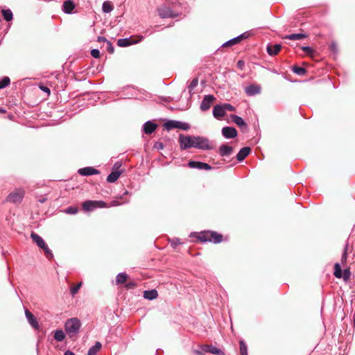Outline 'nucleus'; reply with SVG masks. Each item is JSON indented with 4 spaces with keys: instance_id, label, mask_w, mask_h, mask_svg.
Listing matches in <instances>:
<instances>
[{
    "instance_id": "nucleus-31",
    "label": "nucleus",
    "mask_w": 355,
    "mask_h": 355,
    "mask_svg": "<svg viewBox=\"0 0 355 355\" xmlns=\"http://www.w3.org/2000/svg\"><path fill=\"white\" fill-rule=\"evenodd\" d=\"M128 279V275L125 272H120L116 275V282L117 284H121L126 282Z\"/></svg>"
},
{
    "instance_id": "nucleus-21",
    "label": "nucleus",
    "mask_w": 355,
    "mask_h": 355,
    "mask_svg": "<svg viewBox=\"0 0 355 355\" xmlns=\"http://www.w3.org/2000/svg\"><path fill=\"white\" fill-rule=\"evenodd\" d=\"M74 8L75 4L71 0H67L63 3L62 10L64 13L71 14Z\"/></svg>"
},
{
    "instance_id": "nucleus-10",
    "label": "nucleus",
    "mask_w": 355,
    "mask_h": 355,
    "mask_svg": "<svg viewBox=\"0 0 355 355\" xmlns=\"http://www.w3.org/2000/svg\"><path fill=\"white\" fill-rule=\"evenodd\" d=\"M188 166L192 168H198L200 170H210L211 169V166L205 162H201L198 161H189L188 163Z\"/></svg>"
},
{
    "instance_id": "nucleus-5",
    "label": "nucleus",
    "mask_w": 355,
    "mask_h": 355,
    "mask_svg": "<svg viewBox=\"0 0 355 355\" xmlns=\"http://www.w3.org/2000/svg\"><path fill=\"white\" fill-rule=\"evenodd\" d=\"M164 126L167 130H170L173 128L188 130L190 128V125L189 123L174 120L167 121L164 123Z\"/></svg>"
},
{
    "instance_id": "nucleus-42",
    "label": "nucleus",
    "mask_w": 355,
    "mask_h": 355,
    "mask_svg": "<svg viewBox=\"0 0 355 355\" xmlns=\"http://www.w3.org/2000/svg\"><path fill=\"white\" fill-rule=\"evenodd\" d=\"M350 276H351V272H350V270L349 268H345L343 271V276L342 277L343 278V280L345 282H348L350 279Z\"/></svg>"
},
{
    "instance_id": "nucleus-53",
    "label": "nucleus",
    "mask_w": 355,
    "mask_h": 355,
    "mask_svg": "<svg viewBox=\"0 0 355 355\" xmlns=\"http://www.w3.org/2000/svg\"><path fill=\"white\" fill-rule=\"evenodd\" d=\"M164 144L162 142H156L154 145V148L157 150H162L164 148Z\"/></svg>"
},
{
    "instance_id": "nucleus-1",
    "label": "nucleus",
    "mask_w": 355,
    "mask_h": 355,
    "mask_svg": "<svg viewBox=\"0 0 355 355\" xmlns=\"http://www.w3.org/2000/svg\"><path fill=\"white\" fill-rule=\"evenodd\" d=\"M81 327V322L77 318H72L67 320L64 324L66 332L70 337L76 335L79 332Z\"/></svg>"
},
{
    "instance_id": "nucleus-52",
    "label": "nucleus",
    "mask_w": 355,
    "mask_h": 355,
    "mask_svg": "<svg viewBox=\"0 0 355 355\" xmlns=\"http://www.w3.org/2000/svg\"><path fill=\"white\" fill-rule=\"evenodd\" d=\"M40 89L42 91L44 92L45 93H47L48 94H50V93H51V90H50V89H49L48 87H46V86H44V85H40Z\"/></svg>"
},
{
    "instance_id": "nucleus-44",
    "label": "nucleus",
    "mask_w": 355,
    "mask_h": 355,
    "mask_svg": "<svg viewBox=\"0 0 355 355\" xmlns=\"http://www.w3.org/2000/svg\"><path fill=\"white\" fill-rule=\"evenodd\" d=\"M65 212L69 214H75L78 212V209L75 207H69L66 209Z\"/></svg>"
},
{
    "instance_id": "nucleus-38",
    "label": "nucleus",
    "mask_w": 355,
    "mask_h": 355,
    "mask_svg": "<svg viewBox=\"0 0 355 355\" xmlns=\"http://www.w3.org/2000/svg\"><path fill=\"white\" fill-rule=\"evenodd\" d=\"M348 246H349V244H348V242L347 241L345 244V246L343 248V252L342 257H341V262L343 264L346 262L347 259Z\"/></svg>"
},
{
    "instance_id": "nucleus-54",
    "label": "nucleus",
    "mask_w": 355,
    "mask_h": 355,
    "mask_svg": "<svg viewBox=\"0 0 355 355\" xmlns=\"http://www.w3.org/2000/svg\"><path fill=\"white\" fill-rule=\"evenodd\" d=\"M244 66H245V62L243 60H240L237 62V67L240 69H243Z\"/></svg>"
},
{
    "instance_id": "nucleus-39",
    "label": "nucleus",
    "mask_w": 355,
    "mask_h": 355,
    "mask_svg": "<svg viewBox=\"0 0 355 355\" xmlns=\"http://www.w3.org/2000/svg\"><path fill=\"white\" fill-rule=\"evenodd\" d=\"M10 83V80L9 77L4 76L1 80H0V89H3L9 85Z\"/></svg>"
},
{
    "instance_id": "nucleus-55",
    "label": "nucleus",
    "mask_w": 355,
    "mask_h": 355,
    "mask_svg": "<svg viewBox=\"0 0 355 355\" xmlns=\"http://www.w3.org/2000/svg\"><path fill=\"white\" fill-rule=\"evenodd\" d=\"M97 41L99 42H107L109 40H107L105 37L103 36H98L97 38Z\"/></svg>"
},
{
    "instance_id": "nucleus-22",
    "label": "nucleus",
    "mask_w": 355,
    "mask_h": 355,
    "mask_svg": "<svg viewBox=\"0 0 355 355\" xmlns=\"http://www.w3.org/2000/svg\"><path fill=\"white\" fill-rule=\"evenodd\" d=\"M282 49V46L279 44H269L267 46V52L270 55H277Z\"/></svg>"
},
{
    "instance_id": "nucleus-23",
    "label": "nucleus",
    "mask_w": 355,
    "mask_h": 355,
    "mask_svg": "<svg viewBox=\"0 0 355 355\" xmlns=\"http://www.w3.org/2000/svg\"><path fill=\"white\" fill-rule=\"evenodd\" d=\"M31 237L32 238L33 241L37 244V245L41 249L43 247H44L45 245L46 244L44 240L40 236L34 232L31 233Z\"/></svg>"
},
{
    "instance_id": "nucleus-33",
    "label": "nucleus",
    "mask_w": 355,
    "mask_h": 355,
    "mask_svg": "<svg viewBox=\"0 0 355 355\" xmlns=\"http://www.w3.org/2000/svg\"><path fill=\"white\" fill-rule=\"evenodd\" d=\"M343 271L339 263H336L334 264V275L337 278H341L343 276Z\"/></svg>"
},
{
    "instance_id": "nucleus-2",
    "label": "nucleus",
    "mask_w": 355,
    "mask_h": 355,
    "mask_svg": "<svg viewBox=\"0 0 355 355\" xmlns=\"http://www.w3.org/2000/svg\"><path fill=\"white\" fill-rule=\"evenodd\" d=\"M194 145V148L204 150L214 148L208 138L200 136H195Z\"/></svg>"
},
{
    "instance_id": "nucleus-35",
    "label": "nucleus",
    "mask_w": 355,
    "mask_h": 355,
    "mask_svg": "<svg viewBox=\"0 0 355 355\" xmlns=\"http://www.w3.org/2000/svg\"><path fill=\"white\" fill-rule=\"evenodd\" d=\"M102 10L104 12L109 13L113 10V6L110 1H106L103 3Z\"/></svg>"
},
{
    "instance_id": "nucleus-26",
    "label": "nucleus",
    "mask_w": 355,
    "mask_h": 355,
    "mask_svg": "<svg viewBox=\"0 0 355 355\" xmlns=\"http://www.w3.org/2000/svg\"><path fill=\"white\" fill-rule=\"evenodd\" d=\"M121 171H112L107 177V182H108L110 183H113V182H116L118 180V178H119V176L121 175Z\"/></svg>"
},
{
    "instance_id": "nucleus-25",
    "label": "nucleus",
    "mask_w": 355,
    "mask_h": 355,
    "mask_svg": "<svg viewBox=\"0 0 355 355\" xmlns=\"http://www.w3.org/2000/svg\"><path fill=\"white\" fill-rule=\"evenodd\" d=\"M211 231L202 232L198 236V239L202 242H211Z\"/></svg>"
},
{
    "instance_id": "nucleus-40",
    "label": "nucleus",
    "mask_w": 355,
    "mask_h": 355,
    "mask_svg": "<svg viewBox=\"0 0 355 355\" xmlns=\"http://www.w3.org/2000/svg\"><path fill=\"white\" fill-rule=\"evenodd\" d=\"M241 41L239 40V38L237 37H235L230 40H228L227 42H225L223 46H232L234 44H238Z\"/></svg>"
},
{
    "instance_id": "nucleus-24",
    "label": "nucleus",
    "mask_w": 355,
    "mask_h": 355,
    "mask_svg": "<svg viewBox=\"0 0 355 355\" xmlns=\"http://www.w3.org/2000/svg\"><path fill=\"white\" fill-rule=\"evenodd\" d=\"M157 296L158 293L155 289L147 290L144 292V297L149 300H155Z\"/></svg>"
},
{
    "instance_id": "nucleus-8",
    "label": "nucleus",
    "mask_w": 355,
    "mask_h": 355,
    "mask_svg": "<svg viewBox=\"0 0 355 355\" xmlns=\"http://www.w3.org/2000/svg\"><path fill=\"white\" fill-rule=\"evenodd\" d=\"M138 40H134L133 39H132L131 37L130 38H122V39H119L117 40V45L119 46H121V47H125V46H128L131 44H137L139 42H141L143 40H144V36L142 35H139L138 36Z\"/></svg>"
},
{
    "instance_id": "nucleus-51",
    "label": "nucleus",
    "mask_w": 355,
    "mask_h": 355,
    "mask_svg": "<svg viewBox=\"0 0 355 355\" xmlns=\"http://www.w3.org/2000/svg\"><path fill=\"white\" fill-rule=\"evenodd\" d=\"M193 353L197 355H204L205 353H204V351H202V345H201L199 349H194Z\"/></svg>"
},
{
    "instance_id": "nucleus-62",
    "label": "nucleus",
    "mask_w": 355,
    "mask_h": 355,
    "mask_svg": "<svg viewBox=\"0 0 355 355\" xmlns=\"http://www.w3.org/2000/svg\"><path fill=\"white\" fill-rule=\"evenodd\" d=\"M331 47H332V49H335V47H336L335 44H331Z\"/></svg>"
},
{
    "instance_id": "nucleus-34",
    "label": "nucleus",
    "mask_w": 355,
    "mask_h": 355,
    "mask_svg": "<svg viewBox=\"0 0 355 355\" xmlns=\"http://www.w3.org/2000/svg\"><path fill=\"white\" fill-rule=\"evenodd\" d=\"M198 78H194L189 85L188 89L190 96H191L193 94V89L198 85Z\"/></svg>"
},
{
    "instance_id": "nucleus-32",
    "label": "nucleus",
    "mask_w": 355,
    "mask_h": 355,
    "mask_svg": "<svg viewBox=\"0 0 355 355\" xmlns=\"http://www.w3.org/2000/svg\"><path fill=\"white\" fill-rule=\"evenodd\" d=\"M54 338L55 340L61 342L65 338V334L61 329H57L54 334Z\"/></svg>"
},
{
    "instance_id": "nucleus-7",
    "label": "nucleus",
    "mask_w": 355,
    "mask_h": 355,
    "mask_svg": "<svg viewBox=\"0 0 355 355\" xmlns=\"http://www.w3.org/2000/svg\"><path fill=\"white\" fill-rule=\"evenodd\" d=\"M157 12L161 18H174L178 16V13L174 12L171 8L166 6L158 8Z\"/></svg>"
},
{
    "instance_id": "nucleus-6",
    "label": "nucleus",
    "mask_w": 355,
    "mask_h": 355,
    "mask_svg": "<svg viewBox=\"0 0 355 355\" xmlns=\"http://www.w3.org/2000/svg\"><path fill=\"white\" fill-rule=\"evenodd\" d=\"M24 196V191L21 189H17L11 192L6 198V201L15 204L19 203L22 200Z\"/></svg>"
},
{
    "instance_id": "nucleus-58",
    "label": "nucleus",
    "mask_w": 355,
    "mask_h": 355,
    "mask_svg": "<svg viewBox=\"0 0 355 355\" xmlns=\"http://www.w3.org/2000/svg\"><path fill=\"white\" fill-rule=\"evenodd\" d=\"M135 286V284L133 282H130V283H128L126 285H125V287L127 288H131L132 287Z\"/></svg>"
},
{
    "instance_id": "nucleus-47",
    "label": "nucleus",
    "mask_w": 355,
    "mask_h": 355,
    "mask_svg": "<svg viewBox=\"0 0 355 355\" xmlns=\"http://www.w3.org/2000/svg\"><path fill=\"white\" fill-rule=\"evenodd\" d=\"M170 242H171V246H172L173 248H176V246H177L178 245L181 244V242H180V239H178V238H173V239H171V240L170 241Z\"/></svg>"
},
{
    "instance_id": "nucleus-36",
    "label": "nucleus",
    "mask_w": 355,
    "mask_h": 355,
    "mask_svg": "<svg viewBox=\"0 0 355 355\" xmlns=\"http://www.w3.org/2000/svg\"><path fill=\"white\" fill-rule=\"evenodd\" d=\"M292 71L299 76H304L306 73V70L304 68L298 66H293Z\"/></svg>"
},
{
    "instance_id": "nucleus-56",
    "label": "nucleus",
    "mask_w": 355,
    "mask_h": 355,
    "mask_svg": "<svg viewBox=\"0 0 355 355\" xmlns=\"http://www.w3.org/2000/svg\"><path fill=\"white\" fill-rule=\"evenodd\" d=\"M248 36V34L246 33H244L239 35L238 37L239 38V40L241 41L242 40L247 38Z\"/></svg>"
},
{
    "instance_id": "nucleus-27",
    "label": "nucleus",
    "mask_w": 355,
    "mask_h": 355,
    "mask_svg": "<svg viewBox=\"0 0 355 355\" xmlns=\"http://www.w3.org/2000/svg\"><path fill=\"white\" fill-rule=\"evenodd\" d=\"M306 35L303 33H293L291 35H287L284 37V39L291 40H301L305 38Z\"/></svg>"
},
{
    "instance_id": "nucleus-45",
    "label": "nucleus",
    "mask_w": 355,
    "mask_h": 355,
    "mask_svg": "<svg viewBox=\"0 0 355 355\" xmlns=\"http://www.w3.org/2000/svg\"><path fill=\"white\" fill-rule=\"evenodd\" d=\"M223 106L225 111L234 112L236 110L235 107L230 103H223Z\"/></svg>"
},
{
    "instance_id": "nucleus-61",
    "label": "nucleus",
    "mask_w": 355,
    "mask_h": 355,
    "mask_svg": "<svg viewBox=\"0 0 355 355\" xmlns=\"http://www.w3.org/2000/svg\"><path fill=\"white\" fill-rule=\"evenodd\" d=\"M128 194V191L125 190L122 196L119 197L120 199H123V196Z\"/></svg>"
},
{
    "instance_id": "nucleus-63",
    "label": "nucleus",
    "mask_w": 355,
    "mask_h": 355,
    "mask_svg": "<svg viewBox=\"0 0 355 355\" xmlns=\"http://www.w3.org/2000/svg\"><path fill=\"white\" fill-rule=\"evenodd\" d=\"M196 233H191L190 237H192Z\"/></svg>"
},
{
    "instance_id": "nucleus-43",
    "label": "nucleus",
    "mask_w": 355,
    "mask_h": 355,
    "mask_svg": "<svg viewBox=\"0 0 355 355\" xmlns=\"http://www.w3.org/2000/svg\"><path fill=\"white\" fill-rule=\"evenodd\" d=\"M81 285H82V282H80L77 285L71 288L70 292L73 296L75 295L78 292L79 289L81 287Z\"/></svg>"
},
{
    "instance_id": "nucleus-16",
    "label": "nucleus",
    "mask_w": 355,
    "mask_h": 355,
    "mask_svg": "<svg viewBox=\"0 0 355 355\" xmlns=\"http://www.w3.org/2000/svg\"><path fill=\"white\" fill-rule=\"evenodd\" d=\"M157 127V125L155 123L148 121L143 125V131L146 135H150L156 130Z\"/></svg>"
},
{
    "instance_id": "nucleus-37",
    "label": "nucleus",
    "mask_w": 355,
    "mask_h": 355,
    "mask_svg": "<svg viewBox=\"0 0 355 355\" xmlns=\"http://www.w3.org/2000/svg\"><path fill=\"white\" fill-rule=\"evenodd\" d=\"M239 348L241 355H248V348L247 345L243 340L239 341Z\"/></svg>"
},
{
    "instance_id": "nucleus-60",
    "label": "nucleus",
    "mask_w": 355,
    "mask_h": 355,
    "mask_svg": "<svg viewBox=\"0 0 355 355\" xmlns=\"http://www.w3.org/2000/svg\"><path fill=\"white\" fill-rule=\"evenodd\" d=\"M64 355H75L73 352L69 351V350H67V352H64Z\"/></svg>"
},
{
    "instance_id": "nucleus-57",
    "label": "nucleus",
    "mask_w": 355,
    "mask_h": 355,
    "mask_svg": "<svg viewBox=\"0 0 355 355\" xmlns=\"http://www.w3.org/2000/svg\"><path fill=\"white\" fill-rule=\"evenodd\" d=\"M248 36V34L246 33H244L239 35L238 37L239 38V40L241 41L242 40L247 38Z\"/></svg>"
},
{
    "instance_id": "nucleus-20",
    "label": "nucleus",
    "mask_w": 355,
    "mask_h": 355,
    "mask_svg": "<svg viewBox=\"0 0 355 355\" xmlns=\"http://www.w3.org/2000/svg\"><path fill=\"white\" fill-rule=\"evenodd\" d=\"M213 115L216 119L223 117L225 115V111L223 105H216L214 107Z\"/></svg>"
},
{
    "instance_id": "nucleus-49",
    "label": "nucleus",
    "mask_w": 355,
    "mask_h": 355,
    "mask_svg": "<svg viewBox=\"0 0 355 355\" xmlns=\"http://www.w3.org/2000/svg\"><path fill=\"white\" fill-rule=\"evenodd\" d=\"M107 50L110 53H113L114 51V48L110 41H108L107 43Z\"/></svg>"
},
{
    "instance_id": "nucleus-4",
    "label": "nucleus",
    "mask_w": 355,
    "mask_h": 355,
    "mask_svg": "<svg viewBox=\"0 0 355 355\" xmlns=\"http://www.w3.org/2000/svg\"><path fill=\"white\" fill-rule=\"evenodd\" d=\"M107 204L103 200H86L83 203V209L85 211H92L96 208L106 207Z\"/></svg>"
},
{
    "instance_id": "nucleus-17",
    "label": "nucleus",
    "mask_w": 355,
    "mask_h": 355,
    "mask_svg": "<svg viewBox=\"0 0 355 355\" xmlns=\"http://www.w3.org/2000/svg\"><path fill=\"white\" fill-rule=\"evenodd\" d=\"M25 315L29 324L35 329H38L39 324L35 315L28 309L25 311Z\"/></svg>"
},
{
    "instance_id": "nucleus-18",
    "label": "nucleus",
    "mask_w": 355,
    "mask_h": 355,
    "mask_svg": "<svg viewBox=\"0 0 355 355\" xmlns=\"http://www.w3.org/2000/svg\"><path fill=\"white\" fill-rule=\"evenodd\" d=\"M233 152V147L226 144L220 146L218 153L221 157L230 156Z\"/></svg>"
},
{
    "instance_id": "nucleus-19",
    "label": "nucleus",
    "mask_w": 355,
    "mask_h": 355,
    "mask_svg": "<svg viewBox=\"0 0 355 355\" xmlns=\"http://www.w3.org/2000/svg\"><path fill=\"white\" fill-rule=\"evenodd\" d=\"M251 148L250 147H243L242 148L239 153H237L236 157L239 162H242L245 159V158L250 153Z\"/></svg>"
},
{
    "instance_id": "nucleus-3",
    "label": "nucleus",
    "mask_w": 355,
    "mask_h": 355,
    "mask_svg": "<svg viewBox=\"0 0 355 355\" xmlns=\"http://www.w3.org/2000/svg\"><path fill=\"white\" fill-rule=\"evenodd\" d=\"M195 136L184 135L180 134L179 136V143L180 149L182 150L190 148H194Z\"/></svg>"
},
{
    "instance_id": "nucleus-48",
    "label": "nucleus",
    "mask_w": 355,
    "mask_h": 355,
    "mask_svg": "<svg viewBox=\"0 0 355 355\" xmlns=\"http://www.w3.org/2000/svg\"><path fill=\"white\" fill-rule=\"evenodd\" d=\"M128 202V200H125L123 202H119V200H112L110 202V204L108 207H116V206H119L124 202Z\"/></svg>"
},
{
    "instance_id": "nucleus-41",
    "label": "nucleus",
    "mask_w": 355,
    "mask_h": 355,
    "mask_svg": "<svg viewBox=\"0 0 355 355\" xmlns=\"http://www.w3.org/2000/svg\"><path fill=\"white\" fill-rule=\"evenodd\" d=\"M42 249L44 250L45 256L47 259H51L53 257L52 251L49 248L46 244Z\"/></svg>"
},
{
    "instance_id": "nucleus-9",
    "label": "nucleus",
    "mask_w": 355,
    "mask_h": 355,
    "mask_svg": "<svg viewBox=\"0 0 355 355\" xmlns=\"http://www.w3.org/2000/svg\"><path fill=\"white\" fill-rule=\"evenodd\" d=\"M216 98L214 95L208 94L205 95L203 97V99L200 103V110L202 111H207L210 107L213 102L215 101Z\"/></svg>"
},
{
    "instance_id": "nucleus-30",
    "label": "nucleus",
    "mask_w": 355,
    "mask_h": 355,
    "mask_svg": "<svg viewBox=\"0 0 355 355\" xmlns=\"http://www.w3.org/2000/svg\"><path fill=\"white\" fill-rule=\"evenodd\" d=\"M223 241V236L216 232H212L211 234V242L214 243H219Z\"/></svg>"
},
{
    "instance_id": "nucleus-50",
    "label": "nucleus",
    "mask_w": 355,
    "mask_h": 355,
    "mask_svg": "<svg viewBox=\"0 0 355 355\" xmlns=\"http://www.w3.org/2000/svg\"><path fill=\"white\" fill-rule=\"evenodd\" d=\"M302 49L303 51H304L305 53H313V49L310 46H302Z\"/></svg>"
},
{
    "instance_id": "nucleus-28",
    "label": "nucleus",
    "mask_w": 355,
    "mask_h": 355,
    "mask_svg": "<svg viewBox=\"0 0 355 355\" xmlns=\"http://www.w3.org/2000/svg\"><path fill=\"white\" fill-rule=\"evenodd\" d=\"M102 345L100 342H96L95 345L91 347L88 351L87 355H96L101 349Z\"/></svg>"
},
{
    "instance_id": "nucleus-13",
    "label": "nucleus",
    "mask_w": 355,
    "mask_h": 355,
    "mask_svg": "<svg viewBox=\"0 0 355 355\" xmlns=\"http://www.w3.org/2000/svg\"><path fill=\"white\" fill-rule=\"evenodd\" d=\"M245 94L252 96L260 94L261 87L259 85L252 84L245 88Z\"/></svg>"
},
{
    "instance_id": "nucleus-15",
    "label": "nucleus",
    "mask_w": 355,
    "mask_h": 355,
    "mask_svg": "<svg viewBox=\"0 0 355 355\" xmlns=\"http://www.w3.org/2000/svg\"><path fill=\"white\" fill-rule=\"evenodd\" d=\"M202 351H204V353H211L212 354H216V355H223L224 353L223 352L219 349V348H217L213 345H202Z\"/></svg>"
},
{
    "instance_id": "nucleus-12",
    "label": "nucleus",
    "mask_w": 355,
    "mask_h": 355,
    "mask_svg": "<svg viewBox=\"0 0 355 355\" xmlns=\"http://www.w3.org/2000/svg\"><path fill=\"white\" fill-rule=\"evenodd\" d=\"M78 173L83 176H89L92 175H98L100 173V171L94 167L87 166L80 168L78 171Z\"/></svg>"
},
{
    "instance_id": "nucleus-59",
    "label": "nucleus",
    "mask_w": 355,
    "mask_h": 355,
    "mask_svg": "<svg viewBox=\"0 0 355 355\" xmlns=\"http://www.w3.org/2000/svg\"><path fill=\"white\" fill-rule=\"evenodd\" d=\"M153 31L151 28H148L145 31V33L147 34V35H151V34H153Z\"/></svg>"
},
{
    "instance_id": "nucleus-29",
    "label": "nucleus",
    "mask_w": 355,
    "mask_h": 355,
    "mask_svg": "<svg viewBox=\"0 0 355 355\" xmlns=\"http://www.w3.org/2000/svg\"><path fill=\"white\" fill-rule=\"evenodd\" d=\"M2 15L3 17V19L6 21H10L13 18V14L10 9H3L1 10Z\"/></svg>"
},
{
    "instance_id": "nucleus-46",
    "label": "nucleus",
    "mask_w": 355,
    "mask_h": 355,
    "mask_svg": "<svg viewBox=\"0 0 355 355\" xmlns=\"http://www.w3.org/2000/svg\"><path fill=\"white\" fill-rule=\"evenodd\" d=\"M91 55L94 58H99L101 56V53L98 49H94L91 51Z\"/></svg>"
},
{
    "instance_id": "nucleus-11",
    "label": "nucleus",
    "mask_w": 355,
    "mask_h": 355,
    "mask_svg": "<svg viewBox=\"0 0 355 355\" xmlns=\"http://www.w3.org/2000/svg\"><path fill=\"white\" fill-rule=\"evenodd\" d=\"M221 132L223 136L226 139H233L237 136V130L234 127H224Z\"/></svg>"
},
{
    "instance_id": "nucleus-14",
    "label": "nucleus",
    "mask_w": 355,
    "mask_h": 355,
    "mask_svg": "<svg viewBox=\"0 0 355 355\" xmlns=\"http://www.w3.org/2000/svg\"><path fill=\"white\" fill-rule=\"evenodd\" d=\"M231 118L233 122L236 123L241 129L242 131H248V124L243 121V119L241 117L237 115H232Z\"/></svg>"
}]
</instances>
